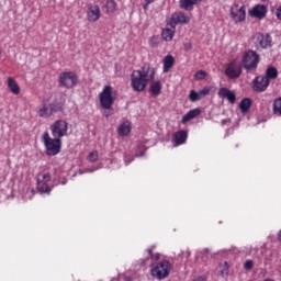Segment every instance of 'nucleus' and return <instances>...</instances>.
I'll list each match as a JSON object with an SVG mask.
<instances>
[{"label": "nucleus", "instance_id": "f257e3e1", "mask_svg": "<svg viewBox=\"0 0 281 281\" xmlns=\"http://www.w3.org/2000/svg\"><path fill=\"white\" fill-rule=\"evenodd\" d=\"M156 70L148 65L143 66L138 70H134L131 75V87L133 91L142 93L148 87V82L155 80Z\"/></svg>", "mask_w": 281, "mask_h": 281}, {"label": "nucleus", "instance_id": "f704fd0d", "mask_svg": "<svg viewBox=\"0 0 281 281\" xmlns=\"http://www.w3.org/2000/svg\"><path fill=\"white\" fill-rule=\"evenodd\" d=\"M244 269H246V271H250V269H254V261L252 260H247L244 263Z\"/></svg>", "mask_w": 281, "mask_h": 281}, {"label": "nucleus", "instance_id": "ea45409f", "mask_svg": "<svg viewBox=\"0 0 281 281\" xmlns=\"http://www.w3.org/2000/svg\"><path fill=\"white\" fill-rule=\"evenodd\" d=\"M104 115H105V117H110V115H111V109H109V110L105 109Z\"/></svg>", "mask_w": 281, "mask_h": 281}, {"label": "nucleus", "instance_id": "6ab92c4d", "mask_svg": "<svg viewBox=\"0 0 281 281\" xmlns=\"http://www.w3.org/2000/svg\"><path fill=\"white\" fill-rule=\"evenodd\" d=\"M203 0H180L179 5L181 10H187V12H190L191 10H194V5L196 3H201Z\"/></svg>", "mask_w": 281, "mask_h": 281}, {"label": "nucleus", "instance_id": "bb28decb", "mask_svg": "<svg viewBox=\"0 0 281 281\" xmlns=\"http://www.w3.org/2000/svg\"><path fill=\"white\" fill-rule=\"evenodd\" d=\"M269 81L270 80H276V78H278V69H276L274 67H269L266 70V77Z\"/></svg>", "mask_w": 281, "mask_h": 281}, {"label": "nucleus", "instance_id": "c756f323", "mask_svg": "<svg viewBox=\"0 0 281 281\" xmlns=\"http://www.w3.org/2000/svg\"><path fill=\"white\" fill-rule=\"evenodd\" d=\"M105 9L109 13L114 12L116 10L115 0H106Z\"/></svg>", "mask_w": 281, "mask_h": 281}, {"label": "nucleus", "instance_id": "58836bf2", "mask_svg": "<svg viewBox=\"0 0 281 281\" xmlns=\"http://www.w3.org/2000/svg\"><path fill=\"white\" fill-rule=\"evenodd\" d=\"M277 19L281 21V7L277 10Z\"/></svg>", "mask_w": 281, "mask_h": 281}, {"label": "nucleus", "instance_id": "4c0bfd02", "mask_svg": "<svg viewBox=\"0 0 281 281\" xmlns=\"http://www.w3.org/2000/svg\"><path fill=\"white\" fill-rule=\"evenodd\" d=\"M184 49H186V52H190V49H192V43H186Z\"/></svg>", "mask_w": 281, "mask_h": 281}, {"label": "nucleus", "instance_id": "2eb2a0df", "mask_svg": "<svg viewBox=\"0 0 281 281\" xmlns=\"http://www.w3.org/2000/svg\"><path fill=\"white\" fill-rule=\"evenodd\" d=\"M269 82L270 81L266 77L259 76L254 80L252 89L254 91H258V92L267 91V87H269Z\"/></svg>", "mask_w": 281, "mask_h": 281}, {"label": "nucleus", "instance_id": "2f4dec72", "mask_svg": "<svg viewBox=\"0 0 281 281\" xmlns=\"http://www.w3.org/2000/svg\"><path fill=\"white\" fill-rule=\"evenodd\" d=\"M194 78H195V80H206L207 72H205L203 70H199L198 72H195Z\"/></svg>", "mask_w": 281, "mask_h": 281}, {"label": "nucleus", "instance_id": "39448f33", "mask_svg": "<svg viewBox=\"0 0 281 281\" xmlns=\"http://www.w3.org/2000/svg\"><path fill=\"white\" fill-rule=\"evenodd\" d=\"M260 63V56L255 50H247L241 59V65L247 71H254Z\"/></svg>", "mask_w": 281, "mask_h": 281}, {"label": "nucleus", "instance_id": "49530a36", "mask_svg": "<svg viewBox=\"0 0 281 281\" xmlns=\"http://www.w3.org/2000/svg\"><path fill=\"white\" fill-rule=\"evenodd\" d=\"M87 172H95V169H89Z\"/></svg>", "mask_w": 281, "mask_h": 281}, {"label": "nucleus", "instance_id": "a211bd4d", "mask_svg": "<svg viewBox=\"0 0 281 281\" xmlns=\"http://www.w3.org/2000/svg\"><path fill=\"white\" fill-rule=\"evenodd\" d=\"M7 87H8L9 91H11V93H13V95H19V93H21V87L19 86L16 80H14V78H12V77H8Z\"/></svg>", "mask_w": 281, "mask_h": 281}, {"label": "nucleus", "instance_id": "de8ad7c7", "mask_svg": "<svg viewBox=\"0 0 281 281\" xmlns=\"http://www.w3.org/2000/svg\"><path fill=\"white\" fill-rule=\"evenodd\" d=\"M263 281H273L272 279H266V280H263Z\"/></svg>", "mask_w": 281, "mask_h": 281}, {"label": "nucleus", "instance_id": "a19ab883", "mask_svg": "<svg viewBox=\"0 0 281 281\" xmlns=\"http://www.w3.org/2000/svg\"><path fill=\"white\" fill-rule=\"evenodd\" d=\"M193 281H205V278H203V277H198V278H195Z\"/></svg>", "mask_w": 281, "mask_h": 281}, {"label": "nucleus", "instance_id": "37998d69", "mask_svg": "<svg viewBox=\"0 0 281 281\" xmlns=\"http://www.w3.org/2000/svg\"><path fill=\"white\" fill-rule=\"evenodd\" d=\"M61 186H66L67 184V178H64L61 182H59Z\"/></svg>", "mask_w": 281, "mask_h": 281}, {"label": "nucleus", "instance_id": "4468645a", "mask_svg": "<svg viewBox=\"0 0 281 281\" xmlns=\"http://www.w3.org/2000/svg\"><path fill=\"white\" fill-rule=\"evenodd\" d=\"M186 142H188V132L182 130L172 134L171 143L173 144L175 147L183 146Z\"/></svg>", "mask_w": 281, "mask_h": 281}, {"label": "nucleus", "instance_id": "f8f14e48", "mask_svg": "<svg viewBox=\"0 0 281 281\" xmlns=\"http://www.w3.org/2000/svg\"><path fill=\"white\" fill-rule=\"evenodd\" d=\"M178 23H180L181 25L190 23V15L183 12H176L171 14L168 25H170V27H177Z\"/></svg>", "mask_w": 281, "mask_h": 281}, {"label": "nucleus", "instance_id": "5701e85b", "mask_svg": "<svg viewBox=\"0 0 281 281\" xmlns=\"http://www.w3.org/2000/svg\"><path fill=\"white\" fill-rule=\"evenodd\" d=\"M198 115H201V110L193 109L182 116L181 122L182 124H186L187 122H190V120H194V117H198Z\"/></svg>", "mask_w": 281, "mask_h": 281}, {"label": "nucleus", "instance_id": "393cba45", "mask_svg": "<svg viewBox=\"0 0 281 281\" xmlns=\"http://www.w3.org/2000/svg\"><path fill=\"white\" fill-rule=\"evenodd\" d=\"M217 271L222 278H227V276H229V263H227V261L220 263Z\"/></svg>", "mask_w": 281, "mask_h": 281}, {"label": "nucleus", "instance_id": "7ed1b4c3", "mask_svg": "<svg viewBox=\"0 0 281 281\" xmlns=\"http://www.w3.org/2000/svg\"><path fill=\"white\" fill-rule=\"evenodd\" d=\"M42 142L46 148V155L50 157H55V155H58V153H60V149L63 148V140L57 137L52 138L49 132L43 133Z\"/></svg>", "mask_w": 281, "mask_h": 281}, {"label": "nucleus", "instance_id": "c03bdc74", "mask_svg": "<svg viewBox=\"0 0 281 281\" xmlns=\"http://www.w3.org/2000/svg\"><path fill=\"white\" fill-rule=\"evenodd\" d=\"M133 161V159L128 160V158H125V166H128Z\"/></svg>", "mask_w": 281, "mask_h": 281}, {"label": "nucleus", "instance_id": "8fccbe9b", "mask_svg": "<svg viewBox=\"0 0 281 281\" xmlns=\"http://www.w3.org/2000/svg\"><path fill=\"white\" fill-rule=\"evenodd\" d=\"M261 1H266V0H261Z\"/></svg>", "mask_w": 281, "mask_h": 281}, {"label": "nucleus", "instance_id": "cd10ccee", "mask_svg": "<svg viewBox=\"0 0 281 281\" xmlns=\"http://www.w3.org/2000/svg\"><path fill=\"white\" fill-rule=\"evenodd\" d=\"M150 92L154 95H159L161 93V81H154L150 86Z\"/></svg>", "mask_w": 281, "mask_h": 281}, {"label": "nucleus", "instance_id": "473e14b6", "mask_svg": "<svg viewBox=\"0 0 281 281\" xmlns=\"http://www.w3.org/2000/svg\"><path fill=\"white\" fill-rule=\"evenodd\" d=\"M155 249V246H151V248L147 249L151 260H159L161 255L159 252L153 254V250Z\"/></svg>", "mask_w": 281, "mask_h": 281}, {"label": "nucleus", "instance_id": "ddd939ff", "mask_svg": "<svg viewBox=\"0 0 281 281\" xmlns=\"http://www.w3.org/2000/svg\"><path fill=\"white\" fill-rule=\"evenodd\" d=\"M267 12H268V9H267V5L265 4H257L249 10L250 16L259 20L265 19V16H267Z\"/></svg>", "mask_w": 281, "mask_h": 281}, {"label": "nucleus", "instance_id": "c85d7f7f", "mask_svg": "<svg viewBox=\"0 0 281 281\" xmlns=\"http://www.w3.org/2000/svg\"><path fill=\"white\" fill-rule=\"evenodd\" d=\"M239 109H240L241 113H247V111H249V109H251V100H249V99L241 100L239 103Z\"/></svg>", "mask_w": 281, "mask_h": 281}, {"label": "nucleus", "instance_id": "1a4fd4ad", "mask_svg": "<svg viewBox=\"0 0 281 281\" xmlns=\"http://www.w3.org/2000/svg\"><path fill=\"white\" fill-rule=\"evenodd\" d=\"M59 82L61 87L66 89H71V87H76L78 82V77L74 72H61L59 75Z\"/></svg>", "mask_w": 281, "mask_h": 281}, {"label": "nucleus", "instance_id": "a18cd8bd", "mask_svg": "<svg viewBox=\"0 0 281 281\" xmlns=\"http://www.w3.org/2000/svg\"><path fill=\"white\" fill-rule=\"evenodd\" d=\"M125 281H133V278H131V277H125Z\"/></svg>", "mask_w": 281, "mask_h": 281}, {"label": "nucleus", "instance_id": "dca6fc26", "mask_svg": "<svg viewBox=\"0 0 281 281\" xmlns=\"http://www.w3.org/2000/svg\"><path fill=\"white\" fill-rule=\"evenodd\" d=\"M87 19L91 23H95V21L100 20V7L99 5H90L87 11Z\"/></svg>", "mask_w": 281, "mask_h": 281}, {"label": "nucleus", "instance_id": "20e7f679", "mask_svg": "<svg viewBox=\"0 0 281 281\" xmlns=\"http://www.w3.org/2000/svg\"><path fill=\"white\" fill-rule=\"evenodd\" d=\"M117 94L113 90L111 86H104L102 91L99 93V101L102 109H111L113 106V102H115Z\"/></svg>", "mask_w": 281, "mask_h": 281}, {"label": "nucleus", "instance_id": "72a5a7b5", "mask_svg": "<svg viewBox=\"0 0 281 281\" xmlns=\"http://www.w3.org/2000/svg\"><path fill=\"white\" fill-rule=\"evenodd\" d=\"M211 88L204 87L202 90L199 91L200 98H205L206 95H210Z\"/></svg>", "mask_w": 281, "mask_h": 281}, {"label": "nucleus", "instance_id": "e433bc0d", "mask_svg": "<svg viewBox=\"0 0 281 281\" xmlns=\"http://www.w3.org/2000/svg\"><path fill=\"white\" fill-rule=\"evenodd\" d=\"M150 3H155V0H145V3L143 4V9L148 10V5H150Z\"/></svg>", "mask_w": 281, "mask_h": 281}, {"label": "nucleus", "instance_id": "0eeeda50", "mask_svg": "<svg viewBox=\"0 0 281 281\" xmlns=\"http://www.w3.org/2000/svg\"><path fill=\"white\" fill-rule=\"evenodd\" d=\"M50 133L53 137L61 138L66 137L67 132L69 131V125L65 120H57L50 125Z\"/></svg>", "mask_w": 281, "mask_h": 281}, {"label": "nucleus", "instance_id": "a878e982", "mask_svg": "<svg viewBox=\"0 0 281 281\" xmlns=\"http://www.w3.org/2000/svg\"><path fill=\"white\" fill-rule=\"evenodd\" d=\"M272 112L274 115H278V117H281V97L274 99L272 104Z\"/></svg>", "mask_w": 281, "mask_h": 281}, {"label": "nucleus", "instance_id": "9d476101", "mask_svg": "<svg viewBox=\"0 0 281 281\" xmlns=\"http://www.w3.org/2000/svg\"><path fill=\"white\" fill-rule=\"evenodd\" d=\"M231 16L235 23H243L245 21L247 13L245 11V5L233 4L231 7Z\"/></svg>", "mask_w": 281, "mask_h": 281}, {"label": "nucleus", "instance_id": "c9c22d12", "mask_svg": "<svg viewBox=\"0 0 281 281\" xmlns=\"http://www.w3.org/2000/svg\"><path fill=\"white\" fill-rule=\"evenodd\" d=\"M89 161H98V151H92L88 155Z\"/></svg>", "mask_w": 281, "mask_h": 281}, {"label": "nucleus", "instance_id": "4be33fe9", "mask_svg": "<svg viewBox=\"0 0 281 281\" xmlns=\"http://www.w3.org/2000/svg\"><path fill=\"white\" fill-rule=\"evenodd\" d=\"M258 43L260 45V47H262V49H267L269 47H271V35L269 34H261L258 36Z\"/></svg>", "mask_w": 281, "mask_h": 281}, {"label": "nucleus", "instance_id": "412c9836", "mask_svg": "<svg viewBox=\"0 0 281 281\" xmlns=\"http://www.w3.org/2000/svg\"><path fill=\"white\" fill-rule=\"evenodd\" d=\"M131 128H132L131 122L125 121L119 125L117 133L121 137H126L131 134Z\"/></svg>", "mask_w": 281, "mask_h": 281}, {"label": "nucleus", "instance_id": "b1692460", "mask_svg": "<svg viewBox=\"0 0 281 281\" xmlns=\"http://www.w3.org/2000/svg\"><path fill=\"white\" fill-rule=\"evenodd\" d=\"M175 30H177V26L165 27L162 30L164 41H171L175 37Z\"/></svg>", "mask_w": 281, "mask_h": 281}, {"label": "nucleus", "instance_id": "f03ea898", "mask_svg": "<svg viewBox=\"0 0 281 281\" xmlns=\"http://www.w3.org/2000/svg\"><path fill=\"white\" fill-rule=\"evenodd\" d=\"M150 276L155 280H166L172 271V263L169 260L154 262L149 266Z\"/></svg>", "mask_w": 281, "mask_h": 281}, {"label": "nucleus", "instance_id": "7c9ffc66", "mask_svg": "<svg viewBox=\"0 0 281 281\" xmlns=\"http://www.w3.org/2000/svg\"><path fill=\"white\" fill-rule=\"evenodd\" d=\"M189 100L191 102H199V100H203L199 92L191 90L189 93Z\"/></svg>", "mask_w": 281, "mask_h": 281}, {"label": "nucleus", "instance_id": "aec40b11", "mask_svg": "<svg viewBox=\"0 0 281 281\" xmlns=\"http://www.w3.org/2000/svg\"><path fill=\"white\" fill-rule=\"evenodd\" d=\"M172 67H175V57H172V55H167L162 59V71H164V74H168L170 71V69H172Z\"/></svg>", "mask_w": 281, "mask_h": 281}, {"label": "nucleus", "instance_id": "79ce46f5", "mask_svg": "<svg viewBox=\"0 0 281 281\" xmlns=\"http://www.w3.org/2000/svg\"><path fill=\"white\" fill-rule=\"evenodd\" d=\"M222 124H223V126H225V124H229V120H228V119L223 120V121H222Z\"/></svg>", "mask_w": 281, "mask_h": 281}, {"label": "nucleus", "instance_id": "f3484780", "mask_svg": "<svg viewBox=\"0 0 281 281\" xmlns=\"http://www.w3.org/2000/svg\"><path fill=\"white\" fill-rule=\"evenodd\" d=\"M218 97L225 98L226 100H228V102H231V104H234V102H236V93L227 88H221L218 90Z\"/></svg>", "mask_w": 281, "mask_h": 281}, {"label": "nucleus", "instance_id": "9b49d317", "mask_svg": "<svg viewBox=\"0 0 281 281\" xmlns=\"http://www.w3.org/2000/svg\"><path fill=\"white\" fill-rule=\"evenodd\" d=\"M228 78H239L243 74V64L237 59L233 60L225 70Z\"/></svg>", "mask_w": 281, "mask_h": 281}, {"label": "nucleus", "instance_id": "423d86ee", "mask_svg": "<svg viewBox=\"0 0 281 281\" xmlns=\"http://www.w3.org/2000/svg\"><path fill=\"white\" fill-rule=\"evenodd\" d=\"M37 181V190L41 194H49L52 192V176L47 172H42L36 178Z\"/></svg>", "mask_w": 281, "mask_h": 281}, {"label": "nucleus", "instance_id": "6e6552de", "mask_svg": "<svg viewBox=\"0 0 281 281\" xmlns=\"http://www.w3.org/2000/svg\"><path fill=\"white\" fill-rule=\"evenodd\" d=\"M60 111H63V106L60 104L44 103L38 108L37 113L40 117L47 120V117H52L54 113H60Z\"/></svg>", "mask_w": 281, "mask_h": 281}, {"label": "nucleus", "instance_id": "09e8293b", "mask_svg": "<svg viewBox=\"0 0 281 281\" xmlns=\"http://www.w3.org/2000/svg\"><path fill=\"white\" fill-rule=\"evenodd\" d=\"M112 168H113V170H115L116 167H115V166H112Z\"/></svg>", "mask_w": 281, "mask_h": 281}]
</instances>
